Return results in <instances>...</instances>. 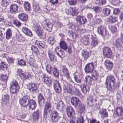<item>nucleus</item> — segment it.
<instances>
[{"mask_svg":"<svg viewBox=\"0 0 123 123\" xmlns=\"http://www.w3.org/2000/svg\"><path fill=\"white\" fill-rule=\"evenodd\" d=\"M94 66L93 63H91L87 64L85 68V71L86 73H91L93 71Z\"/></svg>","mask_w":123,"mask_h":123,"instance_id":"nucleus-11","label":"nucleus"},{"mask_svg":"<svg viewBox=\"0 0 123 123\" xmlns=\"http://www.w3.org/2000/svg\"><path fill=\"white\" fill-rule=\"evenodd\" d=\"M18 64L21 66H24L25 65L26 62L23 59L19 60L18 61Z\"/></svg>","mask_w":123,"mask_h":123,"instance_id":"nucleus-56","label":"nucleus"},{"mask_svg":"<svg viewBox=\"0 0 123 123\" xmlns=\"http://www.w3.org/2000/svg\"><path fill=\"white\" fill-rule=\"evenodd\" d=\"M95 3L100 6H102L105 4L106 1L105 0H96Z\"/></svg>","mask_w":123,"mask_h":123,"instance_id":"nucleus-45","label":"nucleus"},{"mask_svg":"<svg viewBox=\"0 0 123 123\" xmlns=\"http://www.w3.org/2000/svg\"><path fill=\"white\" fill-rule=\"evenodd\" d=\"M52 73L54 76L58 77L59 76V71L58 68L55 67L53 70Z\"/></svg>","mask_w":123,"mask_h":123,"instance_id":"nucleus-44","label":"nucleus"},{"mask_svg":"<svg viewBox=\"0 0 123 123\" xmlns=\"http://www.w3.org/2000/svg\"><path fill=\"white\" fill-rule=\"evenodd\" d=\"M117 20V17L115 15L110 16L109 18V21L112 23H114Z\"/></svg>","mask_w":123,"mask_h":123,"instance_id":"nucleus-37","label":"nucleus"},{"mask_svg":"<svg viewBox=\"0 0 123 123\" xmlns=\"http://www.w3.org/2000/svg\"><path fill=\"white\" fill-rule=\"evenodd\" d=\"M115 44L118 49L120 50L122 47V42L120 39H117L115 42Z\"/></svg>","mask_w":123,"mask_h":123,"instance_id":"nucleus-34","label":"nucleus"},{"mask_svg":"<svg viewBox=\"0 0 123 123\" xmlns=\"http://www.w3.org/2000/svg\"><path fill=\"white\" fill-rule=\"evenodd\" d=\"M36 43L38 47L40 49H44L47 48V46L44 42L39 41H37Z\"/></svg>","mask_w":123,"mask_h":123,"instance_id":"nucleus-35","label":"nucleus"},{"mask_svg":"<svg viewBox=\"0 0 123 123\" xmlns=\"http://www.w3.org/2000/svg\"><path fill=\"white\" fill-rule=\"evenodd\" d=\"M97 31L98 33L102 36H105L106 34L105 27L104 26H99L98 28Z\"/></svg>","mask_w":123,"mask_h":123,"instance_id":"nucleus-16","label":"nucleus"},{"mask_svg":"<svg viewBox=\"0 0 123 123\" xmlns=\"http://www.w3.org/2000/svg\"><path fill=\"white\" fill-rule=\"evenodd\" d=\"M55 67L53 65L49 64L46 66V70L48 74H51L54 68Z\"/></svg>","mask_w":123,"mask_h":123,"instance_id":"nucleus-29","label":"nucleus"},{"mask_svg":"<svg viewBox=\"0 0 123 123\" xmlns=\"http://www.w3.org/2000/svg\"><path fill=\"white\" fill-rule=\"evenodd\" d=\"M33 26L37 30L36 32L38 36L41 39H44L45 37V33L44 32L40 25L36 23L34 24Z\"/></svg>","mask_w":123,"mask_h":123,"instance_id":"nucleus-2","label":"nucleus"},{"mask_svg":"<svg viewBox=\"0 0 123 123\" xmlns=\"http://www.w3.org/2000/svg\"><path fill=\"white\" fill-rule=\"evenodd\" d=\"M65 108V105L62 101H59L57 104L56 108L60 111H62Z\"/></svg>","mask_w":123,"mask_h":123,"instance_id":"nucleus-24","label":"nucleus"},{"mask_svg":"<svg viewBox=\"0 0 123 123\" xmlns=\"http://www.w3.org/2000/svg\"><path fill=\"white\" fill-rule=\"evenodd\" d=\"M76 9L75 8L70 7L66 11V13L73 16L75 15L76 13Z\"/></svg>","mask_w":123,"mask_h":123,"instance_id":"nucleus-30","label":"nucleus"},{"mask_svg":"<svg viewBox=\"0 0 123 123\" xmlns=\"http://www.w3.org/2000/svg\"><path fill=\"white\" fill-rule=\"evenodd\" d=\"M50 116L52 121L54 122H57L59 119L60 117L58 113L56 111H54L52 112Z\"/></svg>","mask_w":123,"mask_h":123,"instance_id":"nucleus-15","label":"nucleus"},{"mask_svg":"<svg viewBox=\"0 0 123 123\" xmlns=\"http://www.w3.org/2000/svg\"><path fill=\"white\" fill-rule=\"evenodd\" d=\"M42 25L43 27L45 26L47 30L49 32L51 31L53 27V25L52 23L48 19L45 20L43 22Z\"/></svg>","mask_w":123,"mask_h":123,"instance_id":"nucleus-5","label":"nucleus"},{"mask_svg":"<svg viewBox=\"0 0 123 123\" xmlns=\"http://www.w3.org/2000/svg\"><path fill=\"white\" fill-rule=\"evenodd\" d=\"M14 59L10 57L8 58L7 59V62L9 63H13L14 61Z\"/></svg>","mask_w":123,"mask_h":123,"instance_id":"nucleus-63","label":"nucleus"},{"mask_svg":"<svg viewBox=\"0 0 123 123\" xmlns=\"http://www.w3.org/2000/svg\"><path fill=\"white\" fill-rule=\"evenodd\" d=\"M74 78L75 81L78 83H80L81 82L82 79V77L79 75H76L74 74Z\"/></svg>","mask_w":123,"mask_h":123,"instance_id":"nucleus-43","label":"nucleus"},{"mask_svg":"<svg viewBox=\"0 0 123 123\" xmlns=\"http://www.w3.org/2000/svg\"><path fill=\"white\" fill-rule=\"evenodd\" d=\"M84 119L82 116L80 117L78 119L77 123H84Z\"/></svg>","mask_w":123,"mask_h":123,"instance_id":"nucleus-60","label":"nucleus"},{"mask_svg":"<svg viewBox=\"0 0 123 123\" xmlns=\"http://www.w3.org/2000/svg\"><path fill=\"white\" fill-rule=\"evenodd\" d=\"M111 10L108 8H105L103 9V12L106 16L110 15Z\"/></svg>","mask_w":123,"mask_h":123,"instance_id":"nucleus-51","label":"nucleus"},{"mask_svg":"<svg viewBox=\"0 0 123 123\" xmlns=\"http://www.w3.org/2000/svg\"><path fill=\"white\" fill-rule=\"evenodd\" d=\"M93 9L96 13H98L100 12L102 10V9L101 8L97 6L93 7Z\"/></svg>","mask_w":123,"mask_h":123,"instance_id":"nucleus-54","label":"nucleus"},{"mask_svg":"<svg viewBox=\"0 0 123 123\" xmlns=\"http://www.w3.org/2000/svg\"><path fill=\"white\" fill-rule=\"evenodd\" d=\"M18 6L16 4H13L11 5L9 7V12L12 14H15L18 12Z\"/></svg>","mask_w":123,"mask_h":123,"instance_id":"nucleus-14","label":"nucleus"},{"mask_svg":"<svg viewBox=\"0 0 123 123\" xmlns=\"http://www.w3.org/2000/svg\"><path fill=\"white\" fill-rule=\"evenodd\" d=\"M31 49L32 50L36 53H37L38 52V48L34 46H32L31 47Z\"/></svg>","mask_w":123,"mask_h":123,"instance_id":"nucleus-58","label":"nucleus"},{"mask_svg":"<svg viewBox=\"0 0 123 123\" xmlns=\"http://www.w3.org/2000/svg\"><path fill=\"white\" fill-rule=\"evenodd\" d=\"M55 41V40L54 36L50 37L48 40V43L51 45L54 44Z\"/></svg>","mask_w":123,"mask_h":123,"instance_id":"nucleus-47","label":"nucleus"},{"mask_svg":"<svg viewBox=\"0 0 123 123\" xmlns=\"http://www.w3.org/2000/svg\"><path fill=\"white\" fill-rule=\"evenodd\" d=\"M79 112L81 113H84L85 111V106L84 104H82L81 103V104L79 106Z\"/></svg>","mask_w":123,"mask_h":123,"instance_id":"nucleus-42","label":"nucleus"},{"mask_svg":"<svg viewBox=\"0 0 123 123\" xmlns=\"http://www.w3.org/2000/svg\"><path fill=\"white\" fill-rule=\"evenodd\" d=\"M51 107V104L47 102L45 104L44 109L48 110V109L50 108Z\"/></svg>","mask_w":123,"mask_h":123,"instance_id":"nucleus-59","label":"nucleus"},{"mask_svg":"<svg viewBox=\"0 0 123 123\" xmlns=\"http://www.w3.org/2000/svg\"><path fill=\"white\" fill-rule=\"evenodd\" d=\"M104 64L106 69L109 70H111L113 66V63L108 60H106L105 61Z\"/></svg>","mask_w":123,"mask_h":123,"instance_id":"nucleus-20","label":"nucleus"},{"mask_svg":"<svg viewBox=\"0 0 123 123\" xmlns=\"http://www.w3.org/2000/svg\"><path fill=\"white\" fill-rule=\"evenodd\" d=\"M27 106H28L30 109L31 110H34L37 106L36 103L34 100L30 99L27 105Z\"/></svg>","mask_w":123,"mask_h":123,"instance_id":"nucleus-17","label":"nucleus"},{"mask_svg":"<svg viewBox=\"0 0 123 123\" xmlns=\"http://www.w3.org/2000/svg\"><path fill=\"white\" fill-rule=\"evenodd\" d=\"M24 6L25 10L29 11L31 10V5L29 2L25 1L24 4Z\"/></svg>","mask_w":123,"mask_h":123,"instance_id":"nucleus-38","label":"nucleus"},{"mask_svg":"<svg viewBox=\"0 0 123 123\" xmlns=\"http://www.w3.org/2000/svg\"><path fill=\"white\" fill-rule=\"evenodd\" d=\"M88 102L87 104L89 106L93 105L92 102L93 99L92 97H90L89 98L87 99Z\"/></svg>","mask_w":123,"mask_h":123,"instance_id":"nucleus-55","label":"nucleus"},{"mask_svg":"<svg viewBox=\"0 0 123 123\" xmlns=\"http://www.w3.org/2000/svg\"><path fill=\"white\" fill-rule=\"evenodd\" d=\"M41 78L42 81L46 84L47 86H50L52 85V82L53 79L50 77H48L46 74L42 73Z\"/></svg>","mask_w":123,"mask_h":123,"instance_id":"nucleus-4","label":"nucleus"},{"mask_svg":"<svg viewBox=\"0 0 123 123\" xmlns=\"http://www.w3.org/2000/svg\"><path fill=\"white\" fill-rule=\"evenodd\" d=\"M93 80H96L97 79L98 77V74L96 71H94L92 74Z\"/></svg>","mask_w":123,"mask_h":123,"instance_id":"nucleus-49","label":"nucleus"},{"mask_svg":"<svg viewBox=\"0 0 123 123\" xmlns=\"http://www.w3.org/2000/svg\"><path fill=\"white\" fill-rule=\"evenodd\" d=\"M10 90L11 93L14 94L18 92L19 87L18 83L16 80H13L10 84Z\"/></svg>","mask_w":123,"mask_h":123,"instance_id":"nucleus-3","label":"nucleus"},{"mask_svg":"<svg viewBox=\"0 0 123 123\" xmlns=\"http://www.w3.org/2000/svg\"><path fill=\"white\" fill-rule=\"evenodd\" d=\"M68 2L71 5H75L76 3V0H68Z\"/></svg>","mask_w":123,"mask_h":123,"instance_id":"nucleus-64","label":"nucleus"},{"mask_svg":"<svg viewBox=\"0 0 123 123\" xmlns=\"http://www.w3.org/2000/svg\"><path fill=\"white\" fill-rule=\"evenodd\" d=\"M80 87L82 92L85 94H86L87 92L90 89V87L89 86H86L84 84L80 85Z\"/></svg>","mask_w":123,"mask_h":123,"instance_id":"nucleus-32","label":"nucleus"},{"mask_svg":"<svg viewBox=\"0 0 123 123\" xmlns=\"http://www.w3.org/2000/svg\"><path fill=\"white\" fill-rule=\"evenodd\" d=\"M2 80L6 82L7 79V77L6 75H2L1 76Z\"/></svg>","mask_w":123,"mask_h":123,"instance_id":"nucleus-62","label":"nucleus"},{"mask_svg":"<svg viewBox=\"0 0 123 123\" xmlns=\"http://www.w3.org/2000/svg\"><path fill=\"white\" fill-rule=\"evenodd\" d=\"M54 87L56 92H60L61 90L60 84L59 82L57 80H55L54 83Z\"/></svg>","mask_w":123,"mask_h":123,"instance_id":"nucleus-18","label":"nucleus"},{"mask_svg":"<svg viewBox=\"0 0 123 123\" xmlns=\"http://www.w3.org/2000/svg\"><path fill=\"white\" fill-rule=\"evenodd\" d=\"M66 110L68 117L70 118L74 119L75 112L73 108L71 106H68L66 108Z\"/></svg>","mask_w":123,"mask_h":123,"instance_id":"nucleus-13","label":"nucleus"},{"mask_svg":"<svg viewBox=\"0 0 123 123\" xmlns=\"http://www.w3.org/2000/svg\"><path fill=\"white\" fill-rule=\"evenodd\" d=\"M6 38L7 40L11 39L12 37V30L10 28L8 29L6 33Z\"/></svg>","mask_w":123,"mask_h":123,"instance_id":"nucleus-33","label":"nucleus"},{"mask_svg":"<svg viewBox=\"0 0 123 123\" xmlns=\"http://www.w3.org/2000/svg\"><path fill=\"white\" fill-rule=\"evenodd\" d=\"M103 54L107 58H110L112 56V52L111 49L108 47H105L103 50Z\"/></svg>","mask_w":123,"mask_h":123,"instance_id":"nucleus-9","label":"nucleus"},{"mask_svg":"<svg viewBox=\"0 0 123 123\" xmlns=\"http://www.w3.org/2000/svg\"><path fill=\"white\" fill-rule=\"evenodd\" d=\"M14 24L17 26H19L21 25L20 22L17 19H14L13 20Z\"/></svg>","mask_w":123,"mask_h":123,"instance_id":"nucleus-57","label":"nucleus"},{"mask_svg":"<svg viewBox=\"0 0 123 123\" xmlns=\"http://www.w3.org/2000/svg\"><path fill=\"white\" fill-rule=\"evenodd\" d=\"M55 53L61 58L64 55V52L58 46L56 47L55 48Z\"/></svg>","mask_w":123,"mask_h":123,"instance_id":"nucleus-19","label":"nucleus"},{"mask_svg":"<svg viewBox=\"0 0 123 123\" xmlns=\"http://www.w3.org/2000/svg\"><path fill=\"white\" fill-rule=\"evenodd\" d=\"M89 39V38L87 36H85L84 37L81 41L85 45H88V43Z\"/></svg>","mask_w":123,"mask_h":123,"instance_id":"nucleus-46","label":"nucleus"},{"mask_svg":"<svg viewBox=\"0 0 123 123\" xmlns=\"http://www.w3.org/2000/svg\"><path fill=\"white\" fill-rule=\"evenodd\" d=\"M63 88L64 92H65L71 94H73V93L72 92V86L68 85L67 83L65 81L63 82Z\"/></svg>","mask_w":123,"mask_h":123,"instance_id":"nucleus-6","label":"nucleus"},{"mask_svg":"<svg viewBox=\"0 0 123 123\" xmlns=\"http://www.w3.org/2000/svg\"><path fill=\"white\" fill-rule=\"evenodd\" d=\"M18 17L20 20L24 22L26 21L28 18L27 15L23 13H19L18 15Z\"/></svg>","mask_w":123,"mask_h":123,"instance_id":"nucleus-27","label":"nucleus"},{"mask_svg":"<svg viewBox=\"0 0 123 123\" xmlns=\"http://www.w3.org/2000/svg\"><path fill=\"white\" fill-rule=\"evenodd\" d=\"M62 72L65 74V76L67 79L68 81L70 83H73L71 78L70 77L68 72L67 68L65 66H62Z\"/></svg>","mask_w":123,"mask_h":123,"instance_id":"nucleus-10","label":"nucleus"},{"mask_svg":"<svg viewBox=\"0 0 123 123\" xmlns=\"http://www.w3.org/2000/svg\"><path fill=\"white\" fill-rule=\"evenodd\" d=\"M49 57L50 60L52 62H53L54 61L55 55L51 51L49 50L48 51Z\"/></svg>","mask_w":123,"mask_h":123,"instance_id":"nucleus-39","label":"nucleus"},{"mask_svg":"<svg viewBox=\"0 0 123 123\" xmlns=\"http://www.w3.org/2000/svg\"><path fill=\"white\" fill-rule=\"evenodd\" d=\"M77 21L80 24H84L86 21L87 20L84 17L78 16L76 18Z\"/></svg>","mask_w":123,"mask_h":123,"instance_id":"nucleus-22","label":"nucleus"},{"mask_svg":"<svg viewBox=\"0 0 123 123\" xmlns=\"http://www.w3.org/2000/svg\"><path fill=\"white\" fill-rule=\"evenodd\" d=\"M71 103L72 105L76 108L79 107L81 104L80 101L78 98L74 97L71 98Z\"/></svg>","mask_w":123,"mask_h":123,"instance_id":"nucleus-8","label":"nucleus"},{"mask_svg":"<svg viewBox=\"0 0 123 123\" xmlns=\"http://www.w3.org/2000/svg\"><path fill=\"white\" fill-rule=\"evenodd\" d=\"M7 0H2L1 5L3 6H6L7 5L8 2Z\"/></svg>","mask_w":123,"mask_h":123,"instance_id":"nucleus-61","label":"nucleus"},{"mask_svg":"<svg viewBox=\"0 0 123 123\" xmlns=\"http://www.w3.org/2000/svg\"><path fill=\"white\" fill-rule=\"evenodd\" d=\"M9 96L7 94L4 95L2 98L3 103L5 105H8L9 103Z\"/></svg>","mask_w":123,"mask_h":123,"instance_id":"nucleus-31","label":"nucleus"},{"mask_svg":"<svg viewBox=\"0 0 123 123\" xmlns=\"http://www.w3.org/2000/svg\"><path fill=\"white\" fill-rule=\"evenodd\" d=\"M22 31L27 36L30 37L32 36L33 34L31 31L28 28L23 27L22 28Z\"/></svg>","mask_w":123,"mask_h":123,"instance_id":"nucleus-26","label":"nucleus"},{"mask_svg":"<svg viewBox=\"0 0 123 123\" xmlns=\"http://www.w3.org/2000/svg\"><path fill=\"white\" fill-rule=\"evenodd\" d=\"M33 10L35 12H38L40 10V8L38 5L34 4L33 5Z\"/></svg>","mask_w":123,"mask_h":123,"instance_id":"nucleus-52","label":"nucleus"},{"mask_svg":"<svg viewBox=\"0 0 123 123\" xmlns=\"http://www.w3.org/2000/svg\"><path fill=\"white\" fill-rule=\"evenodd\" d=\"M30 100V98L29 96H24L19 100V103L22 106H26L27 105H25V104L26 102L28 103Z\"/></svg>","mask_w":123,"mask_h":123,"instance_id":"nucleus-7","label":"nucleus"},{"mask_svg":"<svg viewBox=\"0 0 123 123\" xmlns=\"http://www.w3.org/2000/svg\"><path fill=\"white\" fill-rule=\"evenodd\" d=\"M60 46L61 48L64 50H66L67 49V46L66 43L63 41H61L60 44Z\"/></svg>","mask_w":123,"mask_h":123,"instance_id":"nucleus-40","label":"nucleus"},{"mask_svg":"<svg viewBox=\"0 0 123 123\" xmlns=\"http://www.w3.org/2000/svg\"><path fill=\"white\" fill-rule=\"evenodd\" d=\"M105 84L108 90L112 91L115 89L116 83L114 76L112 75L108 76L106 78Z\"/></svg>","mask_w":123,"mask_h":123,"instance_id":"nucleus-1","label":"nucleus"},{"mask_svg":"<svg viewBox=\"0 0 123 123\" xmlns=\"http://www.w3.org/2000/svg\"><path fill=\"white\" fill-rule=\"evenodd\" d=\"M37 98L39 104L41 106H43L45 103L44 98L42 94L39 93L38 94Z\"/></svg>","mask_w":123,"mask_h":123,"instance_id":"nucleus-21","label":"nucleus"},{"mask_svg":"<svg viewBox=\"0 0 123 123\" xmlns=\"http://www.w3.org/2000/svg\"><path fill=\"white\" fill-rule=\"evenodd\" d=\"M39 110H37L35 111L33 114V119L35 121H37L39 116Z\"/></svg>","mask_w":123,"mask_h":123,"instance_id":"nucleus-36","label":"nucleus"},{"mask_svg":"<svg viewBox=\"0 0 123 123\" xmlns=\"http://www.w3.org/2000/svg\"><path fill=\"white\" fill-rule=\"evenodd\" d=\"M99 113L105 117H107L108 116V114L106 111V110H101L99 111Z\"/></svg>","mask_w":123,"mask_h":123,"instance_id":"nucleus-48","label":"nucleus"},{"mask_svg":"<svg viewBox=\"0 0 123 123\" xmlns=\"http://www.w3.org/2000/svg\"><path fill=\"white\" fill-rule=\"evenodd\" d=\"M123 112V110L122 107H117L115 110L114 114L117 116L121 115Z\"/></svg>","mask_w":123,"mask_h":123,"instance_id":"nucleus-25","label":"nucleus"},{"mask_svg":"<svg viewBox=\"0 0 123 123\" xmlns=\"http://www.w3.org/2000/svg\"><path fill=\"white\" fill-rule=\"evenodd\" d=\"M92 41L91 44L93 47H94L97 45L98 43L96 36L95 34L91 35Z\"/></svg>","mask_w":123,"mask_h":123,"instance_id":"nucleus-28","label":"nucleus"},{"mask_svg":"<svg viewBox=\"0 0 123 123\" xmlns=\"http://www.w3.org/2000/svg\"><path fill=\"white\" fill-rule=\"evenodd\" d=\"M92 79H92L90 76H87L85 78V81L86 83H88L89 84H91Z\"/></svg>","mask_w":123,"mask_h":123,"instance_id":"nucleus-50","label":"nucleus"},{"mask_svg":"<svg viewBox=\"0 0 123 123\" xmlns=\"http://www.w3.org/2000/svg\"><path fill=\"white\" fill-rule=\"evenodd\" d=\"M7 65L6 63L4 62H2L1 63L0 66V70H2L5 71L7 68Z\"/></svg>","mask_w":123,"mask_h":123,"instance_id":"nucleus-41","label":"nucleus"},{"mask_svg":"<svg viewBox=\"0 0 123 123\" xmlns=\"http://www.w3.org/2000/svg\"><path fill=\"white\" fill-rule=\"evenodd\" d=\"M19 76L22 79L24 80H25L28 77L27 73H24L21 74Z\"/></svg>","mask_w":123,"mask_h":123,"instance_id":"nucleus-53","label":"nucleus"},{"mask_svg":"<svg viewBox=\"0 0 123 123\" xmlns=\"http://www.w3.org/2000/svg\"><path fill=\"white\" fill-rule=\"evenodd\" d=\"M82 58L85 60H86L90 57V54L89 52L86 50H83L81 53Z\"/></svg>","mask_w":123,"mask_h":123,"instance_id":"nucleus-23","label":"nucleus"},{"mask_svg":"<svg viewBox=\"0 0 123 123\" xmlns=\"http://www.w3.org/2000/svg\"><path fill=\"white\" fill-rule=\"evenodd\" d=\"M39 85L37 84L31 83L30 84L29 86V89L31 92H37L38 91V87Z\"/></svg>","mask_w":123,"mask_h":123,"instance_id":"nucleus-12","label":"nucleus"}]
</instances>
